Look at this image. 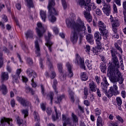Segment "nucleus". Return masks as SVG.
<instances>
[{"mask_svg":"<svg viewBox=\"0 0 126 126\" xmlns=\"http://www.w3.org/2000/svg\"><path fill=\"white\" fill-rule=\"evenodd\" d=\"M54 109L56 116H55V115H53L52 120L53 122H56V120H59V119L61 118L62 114L61 113V111H60V110H58V109H57V107H56V106L54 107Z\"/></svg>","mask_w":126,"mask_h":126,"instance_id":"f3484780","label":"nucleus"},{"mask_svg":"<svg viewBox=\"0 0 126 126\" xmlns=\"http://www.w3.org/2000/svg\"><path fill=\"white\" fill-rule=\"evenodd\" d=\"M95 79L96 81V82L97 83V84H100V81L101 80V78L98 76H95Z\"/></svg>","mask_w":126,"mask_h":126,"instance_id":"e2e57ef3","label":"nucleus"},{"mask_svg":"<svg viewBox=\"0 0 126 126\" xmlns=\"http://www.w3.org/2000/svg\"><path fill=\"white\" fill-rule=\"evenodd\" d=\"M57 85H58V81H57V80H54L53 85V88L54 90V91L57 94L58 91H57Z\"/></svg>","mask_w":126,"mask_h":126,"instance_id":"58836bf2","label":"nucleus"},{"mask_svg":"<svg viewBox=\"0 0 126 126\" xmlns=\"http://www.w3.org/2000/svg\"><path fill=\"white\" fill-rule=\"evenodd\" d=\"M40 107L42 111H45L46 110V103H41L40 104Z\"/></svg>","mask_w":126,"mask_h":126,"instance_id":"680f3d73","label":"nucleus"},{"mask_svg":"<svg viewBox=\"0 0 126 126\" xmlns=\"http://www.w3.org/2000/svg\"><path fill=\"white\" fill-rule=\"evenodd\" d=\"M116 102H117V105L119 106V107H121V106H122L123 100H122V98H121V97H117L116 98Z\"/></svg>","mask_w":126,"mask_h":126,"instance_id":"79ce46f5","label":"nucleus"},{"mask_svg":"<svg viewBox=\"0 0 126 126\" xmlns=\"http://www.w3.org/2000/svg\"><path fill=\"white\" fill-rule=\"evenodd\" d=\"M90 12L86 10L84 11V15L88 22H91L92 21V16L90 14Z\"/></svg>","mask_w":126,"mask_h":126,"instance_id":"4be33fe9","label":"nucleus"},{"mask_svg":"<svg viewBox=\"0 0 126 126\" xmlns=\"http://www.w3.org/2000/svg\"><path fill=\"white\" fill-rule=\"evenodd\" d=\"M3 65V60L2 59V53L0 52V68Z\"/></svg>","mask_w":126,"mask_h":126,"instance_id":"49530a36","label":"nucleus"},{"mask_svg":"<svg viewBox=\"0 0 126 126\" xmlns=\"http://www.w3.org/2000/svg\"><path fill=\"white\" fill-rule=\"evenodd\" d=\"M37 27L36 28V31L37 36H38L39 38H42L43 35H44V33L46 32V30H45L44 27H43V25H42V23H38L37 24Z\"/></svg>","mask_w":126,"mask_h":126,"instance_id":"9b49d317","label":"nucleus"},{"mask_svg":"<svg viewBox=\"0 0 126 126\" xmlns=\"http://www.w3.org/2000/svg\"><path fill=\"white\" fill-rule=\"evenodd\" d=\"M97 26L98 30L100 31V33L101 34L103 39L107 40L109 36V32L107 30L106 24L102 21H98Z\"/></svg>","mask_w":126,"mask_h":126,"instance_id":"423d86ee","label":"nucleus"},{"mask_svg":"<svg viewBox=\"0 0 126 126\" xmlns=\"http://www.w3.org/2000/svg\"><path fill=\"white\" fill-rule=\"evenodd\" d=\"M116 119L119 121H117L114 123H112L111 126H119L120 123L121 124H124V119L122 117L120 116L119 115H117V116H116Z\"/></svg>","mask_w":126,"mask_h":126,"instance_id":"a211bd4d","label":"nucleus"},{"mask_svg":"<svg viewBox=\"0 0 126 126\" xmlns=\"http://www.w3.org/2000/svg\"><path fill=\"white\" fill-rule=\"evenodd\" d=\"M97 126H103V122H102V117L98 116L96 121Z\"/></svg>","mask_w":126,"mask_h":126,"instance_id":"f704fd0d","label":"nucleus"},{"mask_svg":"<svg viewBox=\"0 0 126 126\" xmlns=\"http://www.w3.org/2000/svg\"><path fill=\"white\" fill-rule=\"evenodd\" d=\"M46 113L48 116H51L52 114V109L50 107H47L46 109Z\"/></svg>","mask_w":126,"mask_h":126,"instance_id":"bf43d9fd","label":"nucleus"},{"mask_svg":"<svg viewBox=\"0 0 126 126\" xmlns=\"http://www.w3.org/2000/svg\"><path fill=\"white\" fill-rule=\"evenodd\" d=\"M0 50L1 51H2L3 53H5L6 54H9V50L5 46H3L2 48H0Z\"/></svg>","mask_w":126,"mask_h":126,"instance_id":"a18cd8bd","label":"nucleus"},{"mask_svg":"<svg viewBox=\"0 0 126 126\" xmlns=\"http://www.w3.org/2000/svg\"><path fill=\"white\" fill-rule=\"evenodd\" d=\"M35 46V54L36 57H40V46L38 40H36L34 42Z\"/></svg>","mask_w":126,"mask_h":126,"instance_id":"6ab92c4d","label":"nucleus"},{"mask_svg":"<svg viewBox=\"0 0 126 126\" xmlns=\"http://www.w3.org/2000/svg\"><path fill=\"white\" fill-rule=\"evenodd\" d=\"M66 66H67V68L68 70V77L71 78L73 76V72H72V70H71L72 68V66L69 63L67 62L66 63Z\"/></svg>","mask_w":126,"mask_h":126,"instance_id":"aec40b11","label":"nucleus"},{"mask_svg":"<svg viewBox=\"0 0 126 126\" xmlns=\"http://www.w3.org/2000/svg\"><path fill=\"white\" fill-rule=\"evenodd\" d=\"M33 117L35 122H37V123H39V122H40V117H39V114H38V112L36 111L34 112Z\"/></svg>","mask_w":126,"mask_h":126,"instance_id":"72a5a7b5","label":"nucleus"},{"mask_svg":"<svg viewBox=\"0 0 126 126\" xmlns=\"http://www.w3.org/2000/svg\"><path fill=\"white\" fill-rule=\"evenodd\" d=\"M95 40H102V34H100L99 32H96L94 34Z\"/></svg>","mask_w":126,"mask_h":126,"instance_id":"2f4dec72","label":"nucleus"},{"mask_svg":"<svg viewBox=\"0 0 126 126\" xmlns=\"http://www.w3.org/2000/svg\"><path fill=\"white\" fill-rule=\"evenodd\" d=\"M89 91H92V92H96V90H97V86L95 85V83L94 82L92 81L89 84Z\"/></svg>","mask_w":126,"mask_h":126,"instance_id":"b1692460","label":"nucleus"},{"mask_svg":"<svg viewBox=\"0 0 126 126\" xmlns=\"http://www.w3.org/2000/svg\"><path fill=\"white\" fill-rule=\"evenodd\" d=\"M101 2H102L103 6L102 10L104 14H106L107 16H109L111 14V5L109 3L105 2V0H96V3L100 4Z\"/></svg>","mask_w":126,"mask_h":126,"instance_id":"0eeeda50","label":"nucleus"},{"mask_svg":"<svg viewBox=\"0 0 126 126\" xmlns=\"http://www.w3.org/2000/svg\"><path fill=\"white\" fill-rule=\"evenodd\" d=\"M110 20L112 25V30L114 33L118 32V27L120 26V23L117 18H113L112 15L110 16Z\"/></svg>","mask_w":126,"mask_h":126,"instance_id":"9d476101","label":"nucleus"},{"mask_svg":"<svg viewBox=\"0 0 126 126\" xmlns=\"http://www.w3.org/2000/svg\"><path fill=\"white\" fill-rule=\"evenodd\" d=\"M109 84L107 80V78L104 77L102 79V82L101 83V88L103 92H104L106 94V96L108 97V98H111V97L108 96V93H109V91L108 92V86H109Z\"/></svg>","mask_w":126,"mask_h":126,"instance_id":"1a4fd4ad","label":"nucleus"},{"mask_svg":"<svg viewBox=\"0 0 126 126\" xmlns=\"http://www.w3.org/2000/svg\"><path fill=\"white\" fill-rule=\"evenodd\" d=\"M56 5L55 0H49L48 9L49 10L48 19L51 22L54 23L57 20V18L54 15H58V13L54 6Z\"/></svg>","mask_w":126,"mask_h":126,"instance_id":"20e7f679","label":"nucleus"},{"mask_svg":"<svg viewBox=\"0 0 126 126\" xmlns=\"http://www.w3.org/2000/svg\"><path fill=\"white\" fill-rule=\"evenodd\" d=\"M78 3L80 6H81V7H85V4H86V3H85V0H79Z\"/></svg>","mask_w":126,"mask_h":126,"instance_id":"c03bdc74","label":"nucleus"},{"mask_svg":"<svg viewBox=\"0 0 126 126\" xmlns=\"http://www.w3.org/2000/svg\"><path fill=\"white\" fill-rule=\"evenodd\" d=\"M113 10L114 13H118V8L117 7V5H116V4H113Z\"/></svg>","mask_w":126,"mask_h":126,"instance_id":"0e129e2a","label":"nucleus"},{"mask_svg":"<svg viewBox=\"0 0 126 126\" xmlns=\"http://www.w3.org/2000/svg\"><path fill=\"white\" fill-rule=\"evenodd\" d=\"M87 1L85 5V8L88 11H91V9L94 10L97 8V6L93 3H91V0H86Z\"/></svg>","mask_w":126,"mask_h":126,"instance_id":"ddd939ff","label":"nucleus"},{"mask_svg":"<svg viewBox=\"0 0 126 126\" xmlns=\"http://www.w3.org/2000/svg\"><path fill=\"white\" fill-rule=\"evenodd\" d=\"M123 7L124 8V9L123 10V12H124V11H125L126 12V0L123 1Z\"/></svg>","mask_w":126,"mask_h":126,"instance_id":"338daca9","label":"nucleus"},{"mask_svg":"<svg viewBox=\"0 0 126 126\" xmlns=\"http://www.w3.org/2000/svg\"><path fill=\"white\" fill-rule=\"evenodd\" d=\"M56 72H55V71H52L50 75V77L51 79H54V78L56 77Z\"/></svg>","mask_w":126,"mask_h":126,"instance_id":"774afa93","label":"nucleus"},{"mask_svg":"<svg viewBox=\"0 0 126 126\" xmlns=\"http://www.w3.org/2000/svg\"><path fill=\"white\" fill-rule=\"evenodd\" d=\"M22 114L24 115V118H26L28 116V110L24 109L21 110Z\"/></svg>","mask_w":126,"mask_h":126,"instance_id":"3c124183","label":"nucleus"},{"mask_svg":"<svg viewBox=\"0 0 126 126\" xmlns=\"http://www.w3.org/2000/svg\"><path fill=\"white\" fill-rule=\"evenodd\" d=\"M57 67L60 73H63V63H58Z\"/></svg>","mask_w":126,"mask_h":126,"instance_id":"a19ab883","label":"nucleus"},{"mask_svg":"<svg viewBox=\"0 0 126 126\" xmlns=\"http://www.w3.org/2000/svg\"><path fill=\"white\" fill-rule=\"evenodd\" d=\"M84 95H89V92H88V88L85 87L84 88Z\"/></svg>","mask_w":126,"mask_h":126,"instance_id":"69168bd1","label":"nucleus"},{"mask_svg":"<svg viewBox=\"0 0 126 126\" xmlns=\"http://www.w3.org/2000/svg\"><path fill=\"white\" fill-rule=\"evenodd\" d=\"M102 39H96V44H97V46L96 47H99L100 48H101V46L102 45V43L101 42V40Z\"/></svg>","mask_w":126,"mask_h":126,"instance_id":"13d9d810","label":"nucleus"},{"mask_svg":"<svg viewBox=\"0 0 126 126\" xmlns=\"http://www.w3.org/2000/svg\"><path fill=\"white\" fill-rule=\"evenodd\" d=\"M26 73L29 75V77H32L31 80L32 86L35 88L37 86V84L34 82V78L37 77V74H36L35 71L32 70L31 68H28L26 70Z\"/></svg>","mask_w":126,"mask_h":126,"instance_id":"6e6552de","label":"nucleus"},{"mask_svg":"<svg viewBox=\"0 0 126 126\" xmlns=\"http://www.w3.org/2000/svg\"><path fill=\"white\" fill-rule=\"evenodd\" d=\"M53 30L54 32L57 35V34H59V29H58V27H54L53 28Z\"/></svg>","mask_w":126,"mask_h":126,"instance_id":"052dcab7","label":"nucleus"},{"mask_svg":"<svg viewBox=\"0 0 126 126\" xmlns=\"http://www.w3.org/2000/svg\"><path fill=\"white\" fill-rule=\"evenodd\" d=\"M25 91L27 93H31L32 95H34V92L33 90L28 86L26 87Z\"/></svg>","mask_w":126,"mask_h":126,"instance_id":"c9c22d12","label":"nucleus"},{"mask_svg":"<svg viewBox=\"0 0 126 126\" xmlns=\"http://www.w3.org/2000/svg\"><path fill=\"white\" fill-rule=\"evenodd\" d=\"M72 120L70 117H67L64 114H62V121L63 126H74L76 124H78V118L73 113H71Z\"/></svg>","mask_w":126,"mask_h":126,"instance_id":"7ed1b4c3","label":"nucleus"},{"mask_svg":"<svg viewBox=\"0 0 126 126\" xmlns=\"http://www.w3.org/2000/svg\"><path fill=\"white\" fill-rule=\"evenodd\" d=\"M95 13L98 16H101V15H102V11L99 8L96 9Z\"/></svg>","mask_w":126,"mask_h":126,"instance_id":"6e6d98bb","label":"nucleus"},{"mask_svg":"<svg viewBox=\"0 0 126 126\" xmlns=\"http://www.w3.org/2000/svg\"><path fill=\"white\" fill-rule=\"evenodd\" d=\"M100 50H101V47L96 46L92 48V52L94 55H98L99 54V52H100Z\"/></svg>","mask_w":126,"mask_h":126,"instance_id":"a878e982","label":"nucleus"},{"mask_svg":"<svg viewBox=\"0 0 126 126\" xmlns=\"http://www.w3.org/2000/svg\"><path fill=\"white\" fill-rule=\"evenodd\" d=\"M110 52L111 53V61L112 62V63L110 64L108 67L110 66V65H113L114 66V69L115 70H116V69L120 68L119 60L118 59V57H117V55H118V51H117V49L112 47L110 48Z\"/></svg>","mask_w":126,"mask_h":126,"instance_id":"39448f33","label":"nucleus"},{"mask_svg":"<svg viewBox=\"0 0 126 126\" xmlns=\"http://www.w3.org/2000/svg\"><path fill=\"white\" fill-rule=\"evenodd\" d=\"M66 24L68 28H71L72 30L71 32L70 41L73 44H75L78 40V36H82L85 33V26L82 20L78 18L76 21L71 19H66Z\"/></svg>","mask_w":126,"mask_h":126,"instance_id":"f03ea898","label":"nucleus"},{"mask_svg":"<svg viewBox=\"0 0 126 126\" xmlns=\"http://www.w3.org/2000/svg\"><path fill=\"white\" fill-rule=\"evenodd\" d=\"M85 63H86L87 67H88L89 69H92V64L91 63V62L90 61H89V60H86Z\"/></svg>","mask_w":126,"mask_h":126,"instance_id":"ea45409f","label":"nucleus"},{"mask_svg":"<svg viewBox=\"0 0 126 126\" xmlns=\"http://www.w3.org/2000/svg\"><path fill=\"white\" fill-rule=\"evenodd\" d=\"M27 63L29 64V65H32L33 64V60L31 58H28L27 59Z\"/></svg>","mask_w":126,"mask_h":126,"instance_id":"5fc2aeb1","label":"nucleus"},{"mask_svg":"<svg viewBox=\"0 0 126 126\" xmlns=\"http://www.w3.org/2000/svg\"><path fill=\"white\" fill-rule=\"evenodd\" d=\"M16 99L18 102H19L22 106L26 107V103L28 100L25 98H23L22 97L19 96H17Z\"/></svg>","mask_w":126,"mask_h":126,"instance_id":"412c9836","label":"nucleus"},{"mask_svg":"<svg viewBox=\"0 0 126 126\" xmlns=\"http://www.w3.org/2000/svg\"><path fill=\"white\" fill-rule=\"evenodd\" d=\"M102 113V111L98 108H96L94 109V114L96 117H100V115H101Z\"/></svg>","mask_w":126,"mask_h":126,"instance_id":"e433bc0d","label":"nucleus"},{"mask_svg":"<svg viewBox=\"0 0 126 126\" xmlns=\"http://www.w3.org/2000/svg\"><path fill=\"white\" fill-rule=\"evenodd\" d=\"M59 78L62 80V81H63L65 80L66 78H65V75H64L63 72L60 73V76H59Z\"/></svg>","mask_w":126,"mask_h":126,"instance_id":"603ef678","label":"nucleus"},{"mask_svg":"<svg viewBox=\"0 0 126 126\" xmlns=\"http://www.w3.org/2000/svg\"><path fill=\"white\" fill-rule=\"evenodd\" d=\"M51 36L52 34L48 32V36H45V39L46 41V46L47 47H48L50 52H52V47H51L52 45H53V42L50 41V39L51 38Z\"/></svg>","mask_w":126,"mask_h":126,"instance_id":"dca6fc26","label":"nucleus"},{"mask_svg":"<svg viewBox=\"0 0 126 126\" xmlns=\"http://www.w3.org/2000/svg\"><path fill=\"white\" fill-rule=\"evenodd\" d=\"M62 5L64 9H66L67 8V4L65 1V0H62Z\"/></svg>","mask_w":126,"mask_h":126,"instance_id":"864d4df0","label":"nucleus"},{"mask_svg":"<svg viewBox=\"0 0 126 126\" xmlns=\"http://www.w3.org/2000/svg\"><path fill=\"white\" fill-rule=\"evenodd\" d=\"M1 77L2 80H7L8 79V73L6 72H2Z\"/></svg>","mask_w":126,"mask_h":126,"instance_id":"473e14b6","label":"nucleus"},{"mask_svg":"<svg viewBox=\"0 0 126 126\" xmlns=\"http://www.w3.org/2000/svg\"><path fill=\"white\" fill-rule=\"evenodd\" d=\"M100 69L102 72H105L106 69H107V66H106V63H100Z\"/></svg>","mask_w":126,"mask_h":126,"instance_id":"c756f323","label":"nucleus"},{"mask_svg":"<svg viewBox=\"0 0 126 126\" xmlns=\"http://www.w3.org/2000/svg\"><path fill=\"white\" fill-rule=\"evenodd\" d=\"M108 72L107 74L109 76L110 81L113 83V86L110 87L108 90V96L109 97H113V95L117 96L120 94V92L118 90L117 83L119 82V84H123L124 78L119 69H116L115 70V66L113 65H111L108 67Z\"/></svg>","mask_w":126,"mask_h":126,"instance_id":"f257e3e1","label":"nucleus"},{"mask_svg":"<svg viewBox=\"0 0 126 126\" xmlns=\"http://www.w3.org/2000/svg\"><path fill=\"white\" fill-rule=\"evenodd\" d=\"M40 15L41 17L42 20H43L44 22H46V18H47V14L46 13V11L40 10Z\"/></svg>","mask_w":126,"mask_h":126,"instance_id":"393cba45","label":"nucleus"},{"mask_svg":"<svg viewBox=\"0 0 126 126\" xmlns=\"http://www.w3.org/2000/svg\"><path fill=\"white\" fill-rule=\"evenodd\" d=\"M115 48L118 50L119 51V52H120V53L121 54H123V49H122V48H121V47L120 46V45H119L118 44V43H115Z\"/></svg>","mask_w":126,"mask_h":126,"instance_id":"09e8293b","label":"nucleus"},{"mask_svg":"<svg viewBox=\"0 0 126 126\" xmlns=\"http://www.w3.org/2000/svg\"><path fill=\"white\" fill-rule=\"evenodd\" d=\"M86 39L90 44L93 45L94 44V38L93 35L88 34L86 35Z\"/></svg>","mask_w":126,"mask_h":126,"instance_id":"5701e85b","label":"nucleus"},{"mask_svg":"<svg viewBox=\"0 0 126 126\" xmlns=\"http://www.w3.org/2000/svg\"><path fill=\"white\" fill-rule=\"evenodd\" d=\"M12 119L8 118L1 117L0 120L1 125L2 126H13Z\"/></svg>","mask_w":126,"mask_h":126,"instance_id":"f8f14e48","label":"nucleus"},{"mask_svg":"<svg viewBox=\"0 0 126 126\" xmlns=\"http://www.w3.org/2000/svg\"><path fill=\"white\" fill-rule=\"evenodd\" d=\"M25 2L27 4V6L29 8H31V7H34V3H33V0H25Z\"/></svg>","mask_w":126,"mask_h":126,"instance_id":"bb28decb","label":"nucleus"},{"mask_svg":"<svg viewBox=\"0 0 126 126\" xmlns=\"http://www.w3.org/2000/svg\"><path fill=\"white\" fill-rule=\"evenodd\" d=\"M48 97H49L50 99V104H53V100L54 99V93L50 92L48 94Z\"/></svg>","mask_w":126,"mask_h":126,"instance_id":"de8ad7c7","label":"nucleus"},{"mask_svg":"<svg viewBox=\"0 0 126 126\" xmlns=\"http://www.w3.org/2000/svg\"><path fill=\"white\" fill-rule=\"evenodd\" d=\"M46 58L47 60V63L50 67V69H53V65H52V63H51V57L49 55H48V53L46 52Z\"/></svg>","mask_w":126,"mask_h":126,"instance_id":"c85d7f7f","label":"nucleus"},{"mask_svg":"<svg viewBox=\"0 0 126 126\" xmlns=\"http://www.w3.org/2000/svg\"><path fill=\"white\" fill-rule=\"evenodd\" d=\"M21 69H17L16 74L12 76L13 77V83H18L19 81V75H20V73H21Z\"/></svg>","mask_w":126,"mask_h":126,"instance_id":"2eb2a0df","label":"nucleus"},{"mask_svg":"<svg viewBox=\"0 0 126 126\" xmlns=\"http://www.w3.org/2000/svg\"><path fill=\"white\" fill-rule=\"evenodd\" d=\"M1 90L3 95H6L7 94V88L5 85L2 84L1 86Z\"/></svg>","mask_w":126,"mask_h":126,"instance_id":"cd10ccee","label":"nucleus"},{"mask_svg":"<svg viewBox=\"0 0 126 126\" xmlns=\"http://www.w3.org/2000/svg\"><path fill=\"white\" fill-rule=\"evenodd\" d=\"M69 95L70 96L71 102L74 103V96H73V95H74V93H73V92H71L70 93H69Z\"/></svg>","mask_w":126,"mask_h":126,"instance_id":"4d7b16f0","label":"nucleus"},{"mask_svg":"<svg viewBox=\"0 0 126 126\" xmlns=\"http://www.w3.org/2000/svg\"><path fill=\"white\" fill-rule=\"evenodd\" d=\"M17 121L19 126H23V120L20 118L18 117L17 118Z\"/></svg>","mask_w":126,"mask_h":126,"instance_id":"8fccbe9b","label":"nucleus"},{"mask_svg":"<svg viewBox=\"0 0 126 126\" xmlns=\"http://www.w3.org/2000/svg\"><path fill=\"white\" fill-rule=\"evenodd\" d=\"M81 79L83 81H86L88 79V76L86 75L85 72H83L81 75Z\"/></svg>","mask_w":126,"mask_h":126,"instance_id":"4c0bfd02","label":"nucleus"},{"mask_svg":"<svg viewBox=\"0 0 126 126\" xmlns=\"http://www.w3.org/2000/svg\"><path fill=\"white\" fill-rule=\"evenodd\" d=\"M34 34V32L31 30H28L25 33L26 36L27 38H33V35Z\"/></svg>","mask_w":126,"mask_h":126,"instance_id":"7c9ffc66","label":"nucleus"},{"mask_svg":"<svg viewBox=\"0 0 126 126\" xmlns=\"http://www.w3.org/2000/svg\"><path fill=\"white\" fill-rule=\"evenodd\" d=\"M64 98V95L62 94L59 96L57 98V101H55L56 104H59V103H61L62 102V100Z\"/></svg>","mask_w":126,"mask_h":126,"instance_id":"37998d69","label":"nucleus"},{"mask_svg":"<svg viewBox=\"0 0 126 126\" xmlns=\"http://www.w3.org/2000/svg\"><path fill=\"white\" fill-rule=\"evenodd\" d=\"M75 64L77 65H80L82 68H83L84 70L86 69V67L85 66V64H84V59L81 58L79 55H77L76 58V60L75 61Z\"/></svg>","mask_w":126,"mask_h":126,"instance_id":"4468645a","label":"nucleus"}]
</instances>
